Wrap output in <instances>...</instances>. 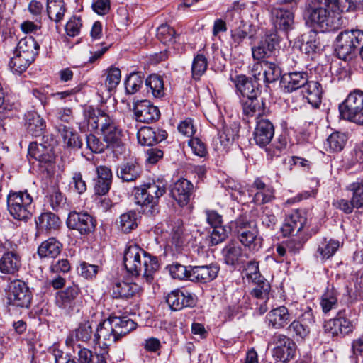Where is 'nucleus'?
I'll use <instances>...</instances> for the list:
<instances>
[{"label": "nucleus", "instance_id": "4c0bfd02", "mask_svg": "<svg viewBox=\"0 0 363 363\" xmlns=\"http://www.w3.org/2000/svg\"><path fill=\"white\" fill-rule=\"evenodd\" d=\"M269 324L275 328H281L290 321L291 317L288 308L279 306L272 309L267 315Z\"/></svg>", "mask_w": 363, "mask_h": 363}, {"label": "nucleus", "instance_id": "c03bdc74", "mask_svg": "<svg viewBox=\"0 0 363 363\" xmlns=\"http://www.w3.org/2000/svg\"><path fill=\"white\" fill-rule=\"evenodd\" d=\"M59 133L63 139V143L69 147L81 148L82 142L77 133L72 130V128L65 125L59 127Z\"/></svg>", "mask_w": 363, "mask_h": 363}, {"label": "nucleus", "instance_id": "e433bc0d", "mask_svg": "<svg viewBox=\"0 0 363 363\" xmlns=\"http://www.w3.org/2000/svg\"><path fill=\"white\" fill-rule=\"evenodd\" d=\"M118 340L136 328V323L128 317H109Z\"/></svg>", "mask_w": 363, "mask_h": 363}, {"label": "nucleus", "instance_id": "0eeeda50", "mask_svg": "<svg viewBox=\"0 0 363 363\" xmlns=\"http://www.w3.org/2000/svg\"><path fill=\"white\" fill-rule=\"evenodd\" d=\"M32 197L27 191L11 192L7 198V206L10 215L18 220H27L32 216Z\"/></svg>", "mask_w": 363, "mask_h": 363}, {"label": "nucleus", "instance_id": "0e129e2a", "mask_svg": "<svg viewBox=\"0 0 363 363\" xmlns=\"http://www.w3.org/2000/svg\"><path fill=\"white\" fill-rule=\"evenodd\" d=\"M86 146L94 153H101L108 147L93 134L86 136Z\"/></svg>", "mask_w": 363, "mask_h": 363}, {"label": "nucleus", "instance_id": "4468645a", "mask_svg": "<svg viewBox=\"0 0 363 363\" xmlns=\"http://www.w3.org/2000/svg\"><path fill=\"white\" fill-rule=\"evenodd\" d=\"M133 112L135 119L141 123H152L160 117L158 107L148 100H140L133 103Z\"/></svg>", "mask_w": 363, "mask_h": 363}, {"label": "nucleus", "instance_id": "de8ad7c7", "mask_svg": "<svg viewBox=\"0 0 363 363\" xmlns=\"http://www.w3.org/2000/svg\"><path fill=\"white\" fill-rule=\"evenodd\" d=\"M107 356L108 353L106 352L102 353L93 352L85 347L80 348L78 352L79 360L82 363H106Z\"/></svg>", "mask_w": 363, "mask_h": 363}, {"label": "nucleus", "instance_id": "2eb2a0df", "mask_svg": "<svg viewBox=\"0 0 363 363\" xmlns=\"http://www.w3.org/2000/svg\"><path fill=\"white\" fill-rule=\"evenodd\" d=\"M67 225L82 235H87L94 230L96 221L87 213L71 212L67 219Z\"/></svg>", "mask_w": 363, "mask_h": 363}, {"label": "nucleus", "instance_id": "393cba45", "mask_svg": "<svg viewBox=\"0 0 363 363\" xmlns=\"http://www.w3.org/2000/svg\"><path fill=\"white\" fill-rule=\"evenodd\" d=\"M167 133L164 130H155L151 127H143L137 133L138 143L142 145L152 146L166 139Z\"/></svg>", "mask_w": 363, "mask_h": 363}, {"label": "nucleus", "instance_id": "79ce46f5", "mask_svg": "<svg viewBox=\"0 0 363 363\" xmlns=\"http://www.w3.org/2000/svg\"><path fill=\"white\" fill-rule=\"evenodd\" d=\"M65 6L63 0H47V13L50 20L59 23L64 17Z\"/></svg>", "mask_w": 363, "mask_h": 363}, {"label": "nucleus", "instance_id": "603ef678", "mask_svg": "<svg viewBox=\"0 0 363 363\" xmlns=\"http://www.w3.org/2000/svg\"><path fill=\"white\" fill-rule=\"evenodd\" d=\"M157 36L162 43L168 45L177 43L179 38V35L167 24H162L157 28Z\"/></svg>", "mask_w": 363, "mask_h": 363}, {"label": "nucleus", "instance_id": "7ed1b4c3", "mask_svg": "<svg viewBox=\"0 0 363 363\" xmlns=\"http://www.w3.org/2000/svg\"><path fill=\"white\" fill-rule=\"evenodd\" d=\"M87 123L92 129H100L107 146H119L121 130L116 119L101 109L89 108L85 112Z\"/></svg>", "mask_w": 363, "mask_h": 363}, {"label": "nucleus", "instance_id": "9b49d317", "mask_svg": "<svg viewBox=\"0 0 363 363\" xmlns=\"http://www.w3.org/2000/svg\"><path fill=\"white\" fill-rule=\"evenodd\" d=\"M234 233L240 242L250 249L255 250L257 229L256 225L245 217H240L235 222Z\"/></svg>", "mask_w": 363, "mask_h": 363}, {"label": "nucleus", "instance_id": "f03ea898", "mask_svg": "<svg viewBox=\"0 0 363 363\" xmlns=\"http://www.w3.org/2000/svg\"><path fill=\"white\" fill-rule=\"evenodd\" d=\"M124 265L127 271L135 276L142 275L145 281L151 283L159 269L157 258L138 245H130L125 251Z\"/></svg>", "mask_w": 363, "mask_h": 363}, {"label": "nucleus", "instance_id": "b1692460", "mask_svg": "<svg viewBox=\"0 0 363 363\" xmlns=\"http://www.w3.org/2000/svg\"><path fill=\"white\" fill-rule=\"evenodd\" d=\"M252 80L249 79L244 75L238 76L235 80V85L237 91L245 99H252L256 96H259L260 90L259 89V80Z\"/></svg>", "mask_w": 363, "mask_h": 363}, {"label": "nucleus", "instance_id": "13d9d810", "mask_svg": "<svg viewBox=\"0 0 363 363\" xmlns=\"http://www.w3.org/2000/svg\"><path fill=\"white\" fill-rule=\"evenodd\" d=\"M121 77V70L117 67H110L106 72L105 86L111 91L118 85Z\"/></svg>", "mask_w": 363, "mask_h": 363}, {"label": "nucleus", "instance_id": "f8f14e48", "mask_svg": "<svg viewBox=\"0 0 363 363\" xmlns=\"http://www.w3.org/2000/svg\"><path fill=\"white\" fill-rule=\"evenodd\" d=\"M272 343L276 345L273 350V357L281 362H286L294 357L296 345L294 342L281 334H275Z\"/></svg>", "mask_w": 363, "mask_h": 363}, {"label": "nucleus", "instance_id": "bf43d9fd", "mask_svg": "<svg viewBox=\"0 0 363 363\" xmlns=\"http://www.w3.org/2000/svg\"><path fill=\"white\" fill-rule=\"evenodd\" d=\"M207 59L203 55H197L192 62V75L194 79H199L207 69Z\"/></svg>", "mask_w": 363, "mask_h": 363}, {"label": "nucleus", "instance_id": "6e6d98bb", "mask_svg": "<svg viewBox=\"0 0 363 363\" xmlns=\"http://www.w3.org/2000/svg\"><path fill=\"white\" fill-rule=\"evenodd\" d=\"M255 282L257 284V286L252 289L251 294L262 300L263 303H266L267 300L269 299V294L271 289L269 281L264 279L260 278Z\"/></svg>", "mask_w": 363, "mask_h": 363}, {"label": "nucleus", "instance_id": "6ab92c4d", "mask_svg": "<svg viewBox=\"0 0 363 363\" xmlns=\"http://www.w3.org/2000/svg\"><path fill=\"white\" fill-rule=\"evenodd\" d=\"M166 301L173 311H179L184 307H191L195 304L194 296L189 291L179 289L171 291Z\"/></svg>", "mask_w": 363, "mask_h": 363}, {"label": "nucleus", "instance_id": "c85d7f7f", "mask_svg": "<svg viewBox=\"0 0 363 363\" xmlns=\"http://www.w3.org/2000/svg\"><path fill=\"white\" fill-rule=\"evenodd\" d=\"M94 331L89 321H84L79 324L78 327L67 336L65 343L68 347H73L74 341L88 342L91 340Z\"/></svg>", "mask_w": 363, "mask_h": 363}, {"label": "nucleus", "instance_id": "cd10ccee", "mask_svg": "<svg viewBox=\"0 0 363 363\" xmlns=\"http://www.w3.org/2000/svg\"><path fill=\"white\" fill-rule=\"evenodd\" d=\"M117 340L110 318L104 320L98 325L96 331L94 334V342L95 343L100 344L102 341L103 345L108 346L111 342H115Z\"/></svg>", "mask_w": 363, "mask_h": 363}, {"label": "nucleus", "instance_id": "423d86ee", "mask_svg": "<svg viewBox=\"0 0 363 363\" xmlns=\"http://www.w3.org/2000/svg\"><path fill=\"white\" fill-rule=\"evenodd\" d=\"M342 118L363 125V91L354 89L339 105Z\"/></svg>", "mask_w": 363, "mask_h": 363}, {"label": "nucleus", "instance_id": "ddd939ff", "mask_svg": "<svg viewBox=\"0 0 363 363\" xmlns=\"http://www.w3.org/2000/svg\"><path fill=\"white\" fill-rule=\"evenodd\" d=\"M252 73L256 79L269 84L279 78L281 69L275 62L265 60L256 62L252 66Z\"/></svg>", "mask_w": 363, "mask_h": 363}, {"label": "nucleus", "instance_id": "a878e982", "mask_svg": "<svg viewBox=\"0 0 363 363\" xmlns=\"http://www.w3.org/2000/svg\"><path fill=\"white\" fill-rule=\"evenodd\" d=\"M222 255L225 264L235 266L243 263L248 258L242 247L235 242H230L222 250Z\"/></svg>", "mask_w": 363, "mask_h": 363}, {"label": "nucleus", "instance_id": "aec40b11", "mask_svg": "<svg viewBox=\"0 0 363 363\" xmlns=\"http://www.w3.org/2000/svg\"><path fill=\"white\" fill-rule=\"evenodd\" d=\"M306 222L307 219L304 212L300 211H294L285 219L284 223L281 228L283 235H297L303 229Z\"/></svg>", "mask_w": 363, "mask_h": 363}, {"label": "nucleus", "instance_id": "5fc2aeb1", "mask_svg": "<svg viewBox=\"0 0 363 363\" xmlns=\"http://www.w3.org/2000/svg\"><path fill=\"white\" fill-rule=\"evenodd\" d=\"M48 187V195L50 206L53 210H57L65 203V199L60 191L58 186L55 183Z\"/></svg>", "mask_w": 363, "mask_h": 363}, {"label": "nucleus", "instance_id": "49530a36", "mask_svg": "<svg viewBox=\"0 0 363 363\" xmlns=\"http://www.w3.org/2000/svg\"><path fill=\"white\" fill-rule=\"evenodd\" d=\"M33 61L15 50L13 57L9 61V67L13 73L21 74Z\"/></svg>", "mask_w": 363, "mask_h": 363}, {"label": "nucleus", "instance_id": "864d4df0", "mask_svg": "<svg viewBox=\"0 0 363 363\" xmlns=\"http://www.w3.org/2000/svg\"><path fill=\"white\" fill-rule=\"evenodd\" d=\"M120 228L125 233H130L138 226V214L135 211H130L120 216Z\"/></svg>", "mask_w": 363, "mask_h": 363}, {"label": "nucleus", "instance_id": "4be33fe9", "mask_svg": "<svg viewBox=\"0 0 363 363\" xmlns=\"http://www.w3.org/2000/svg\"><path fill=\"white\" fill-rule=\"evenodd\" d=\"M274 135V128L268 119H259L257 122L253 133L255 143L260 147H265L272 140Z\"/></svg>", "mask_w": 363, "mask_h": 363}, {"label": "nucleus", "instance_id": "338daca9", "mask_svg": "<svg viewBox=\"0 0 363 363\" xmlns=\"http://www.w3.org/2000/svg\"><path fill=\"white\" fill-rule=\"evenodd\" d=\"M82 26L80 17L72 16L65 26V30L69 36L74 37L79 35Z\"/></svg>", "mask_w": 363, "mask_h": 363}, {"label": "nucleus", "instance_id": "58836bf2", "mask_svg": "<svg viewBox=\"0 0 363 363\" xmlns=\"http://www.w3.org/2000/svg\"><path fill=\"white\" fill-rule=\"evenodd\" d=\"M338 292L334 286L328 287L322 294L320 301V305L324 314H328L330 311L337 308Z\"/></svg>", "mask_w": 363, "mask_h": 363}, {"label": "nucleus", "instance_id": "39448f33", "mask_svg": "<svg viewBox=\"0 0 363 363\" xmlns=\"http://www.w3.org/2000/svg\"><path fill=\"white\" fill-rule=\"evenodd\" d=\"M363 40V30H346L338 34L335 42V52L340 59L350 60L357 56Z\"/></svg>", "mask_w": 363, "mask_h": 363}, {"label": "nucleus", "instance_id": "412c9836", "mask_svg": "<svg viewBox=\"0 0 363 363\" xmlns=\"http://www.w3.org/2000/svg\"><path fill=\"white\" fill-rule=\"evenodd\" d=\"M219 270V266L216 264L191 267L190 281L201 283L210 282L217 277Z\"/></svg>", "mask_w": 363, "mask_h": 363}, {"label": "nucleus", "instance_id": "7c9ffc66", "mask_svg": "<svg viewBox=\"0 0 363 363\" xmlns=\"http://www.w3.org/2000/svg\"><path fill=\"white\" fill-rule=\"evenodd\" d=\"M169 188L172 197L179 206H184L190 200L194 186L192 183H173Z\"/></svg>", "mask_w": 363, "mask_h": 363}, {"label": "nucleus", "instance_id": "20e7f679", "mask_svg": "<svg viewBox=\"0 0 363 363\" xmlns=\"http://www.w3.org/2000/svg\"><path fill=\"white\" fill-rule=\"evenodd\" d=\"M165 192L164 186L157 183H145L135 189V203L142 207L144 213L155 216L159 211L157 199Z\"/></svg>", "mask_w": 363, "mask_h": 363}, {"label": "nucleus", "instance_id": "680f3d73", "mask_svg": "<svg viewBox=\"0 0 363 363\" xmlns=\"http://www.w3.org/2000/svg\"><path fill=\"white\" fill-rule=\"evenodd\" d=\"M191 267H186L179 263H175L169 267V273L174 279L190 280L189 272Z\"/></svg>", "mask_w": 363, "mask_h": 363}, {"label": "nucleus", "instance_id": "6e6552de", "mask_svg": "<svg viewBox=\"0 0 363 363\" xmlns=\"http://www.w3.org/2000/svg\"><path fill=\"white\" fill-rule=\"evenodd\" d=\"M28 155L38 161L41 166H46V172L49 179H60L58 176L55 177L52 171V163L55 160V153L53 147L50 145H45L38 143L37 141L32 142L28 147Z\"/></svg>", "mask_w": 363, "mask_h": 363}, {"label": "nucleus", "instance_id": "f3484780", "mask_svg": "<svg viewBox=\"0 0 363 363\" xmlns=\"http://www.w3.org/2000/svg\"><path fill=\"white\" fill-rule=\"evenodd\" d=\"M270 13L272 21L277 28L284 31L293 29L294 15L290 10L274 5L271 7Z\"/></svg>", "mask_w": 363, "mask_h": 363}, {"label": "nucleus", "instance_id": "72a5a7b5", "mask_svg": "<svg viewBox=\"0 0 363 363\" xmlns=\"http://www.w3.org/2000/svg\"><path fill=\"white\" fill-rule=\"evenodd\" d=\"M301 92L303 97L307 99L308 102L313 107L318 108L320 106L323 89L321 84L318 82L308 80Z\"/></svg>", "mask_w": 363, "mask_h": 363}, {"label": "nucleus", "instance_id": "2f4dec72", "mask_svg": "<svg viewBox=\"0 0 363 363\" xmlns=\"http://www.w3.org/2000/svg\"><path fill=\"white\" fill-rule=\"evenodd\" d=\"M21 266L20 255L13 251H9L0 259V272L6 274H14Z\"/></svg>", "mask_w": 363, "mask_h": 363}, {"label": "nucleus", "instance_id": "052dcab7", "mask_svg": "<svg viewBox=\"0 0 363 363\" xmlns=\"http://www.w3.org/2000/svg\"><path fill=\"white\" fill-rule=\"evenodd\" d=\"M209 236V241L211 245H216L223 242L228 236L229 231L225 226L219 225L213 227Z\"/></svg>", "mask_w": 363, "mask_h": 363}, {"label": "nucleus", "instance_id": "f257e3e1", "mask_svg": "<svg viewBox=\"0 0 363 363\" xmlns=\"http://www.w3.org/2000/svg\"><path fill=\"white\" fill-rule=\"evenodd\" d=\"M347 0H308L305 6L304 19L311 26L325 30L338 29L342 25L340 13L347 10Z\"/></svg>", "mask_w": 363, "mask_h": 363}, {"label": "nucleus", "instance_id": "69168bd1", "mask_svg": "<svg viewBox=\"0 0 363 363\" xmlns=\"http://www.w3.org/2000/svg\"><path fill=\"white\" fill-rule=\"evenodd\" d=\"M256 186L259 190L255 194L257 200H261L262 203H268L274 198V190L266 189L264 183H256Z\"/></svg>", "mask_w": 363, "mask_h": 363}, {"label": "nucleus", "instance_id": "473e14b6", "mask_svg": "<svg viewBox=\"0 0 363 363\" xmlns=\"http://www.w3.org/2000/svg\"><path fill=\"white\" fill-rule=\"evenodd\" d=\"M243 114L247 117L259 118L265 113V104L262 98L256 96L241 100Z\"/></svg>", "mask_w": 363, "mask_h": 363}, {"label": "nucleus", "instance_id": "37998d69", "mask_svg": "<svg viewBox=\"0 0 363 363\" xmlns=\"http://www.w3.org/2000/svg\"><path fill=\"white\" fill-rule=\"evenodd\" d=\"M340 247L338 241L326 238L323 239L318 245L317 257L322 259H328L332 257Z\"/></svg>", "mask_w": 363, "mask_h": 363}, {"label": "nucleus", "instance_id": "09e8293b", "mask_svg": "<svg viewBox=\"0 0 363 363\" xmlns=\"http://www.w3.org/2000/svg\"><path fill=\"white\" fill-rule=\"evenodd\" d=\"M36 224L40 229L47 230H57L60 225V218L53 213L46 212L42 213L36 220Z\"/></svg>", "mask_w": 363, "mask_h": 363}, {"label": "nucleus", "instance_id": "f704fd0d", "mask_svg": "<svg viewBox=\"0 0 363 363\" xmlns=\"http://www.w3.org/2000/svg\"><path fill=\"white\" fill-rule=\"evenodd\" d=\"M140 290L141 288L138 284L126 281H116L112 288L113 298L124 299L135 296Z\"/></svg>", "mask_w": 363, "mask_h": 363}, {"label": "nucleus", "instance_id": "e2e57ef3", "mask_svg": "<svg viewBox=\"0 0 363 363\" xmlns=\"http://www.w3.org/2000/svg\"><path fill=\"white\" fill-rule=\"evenodd\" d=\"M348 189L352 191V202L355 208L363 206V183H352Z\"/></svg>", "mask_w": 363, "mask_h": 363}, {"label": "nucleus", "instance_id": "3c124183", "mask_svg": "<svg viewBox=\"0 0 363 363\" xmlns=\"http://www.w3.org/2000/svg\"><path fill=\"white\" fill-rule=\"evenodd\" d=\"M238 133L237 128L224 125L218 132V138L216 140V145H218L219 143L221 147L225 148L234 141Z\"/></svg>", "mask_w": 363, "mask_h": 363}, {"label": "nucleus", "instance_id": "4d7b16f0", "mask_svg": "<svg viewBox=\"0 0 363 363\" xmlns=\"http://www.w3.org/2000/svg\"><path fill=\"white\" fill-rule=\"evenodd\" d=\"M143 83V77L139 73H131L125 81V91L128 94L138 91Z\"/></svg>", "mask_w": 363, "mask_h": 363}, {"label": "nucleus", "instance_id": "a211bd4d", "mask_svg": "<svg viewBox=\"0 0 363 363\" xmlns=\"http://www.w3.org/2000/svg\"><path fill=\"white\" fill-rule=\"evenodd\" d=\"M79 291V288L75 284L58 291L55 296L56 306L66 313H69L76 304Z\"/></svg>", "mask_w": 363, "mask_h": 363}, {"label": "nucleus", "instance_id": "bb28decb", "mask_svg": "<svg viewBox=\"0 0 363 363\" xmlns=\"http://www.w3.org/2000/svg\"><path fill=\"white\" fill-rule=\"evenodd\" d=\"M341 311L337 313L338 317L330 319L325 325V330L333 335H345L352 333L354 330L352 323L341 316Z\"/></svg>", "mask_w": 363, "mask_h": 363}, {"label": "nucleus", "instance_id": "ea45409f", "mask_svg": "<svg viewBox=\"0 0 363 363\" xmlns=\"http://www.w3.org/2000/svg\"><path fill=\"white\" fill-rule=\"evenodd\" d=\"M39 45L32 37L22 38L18 43L16 51L19 54L35 60L38 55Z\"/></svg>", "mask_w": 363, "mask_h": 363}, {"label": "nucleus", "instance_id": "774afa93", "mask_svg": "<svg viewBox=\"0 0 363 363\" xmlns=\"http://www.w3.org/2000/svg\"><path fill=\"white\" fill-rule=\"evenodd\" d=\"M99 270V266L90 264L86 262H82L79 266L81 276L86 279H93L96 277Z\"/></svg>", "mask_w": 363, "mask_h": 363}, {"label": "nucleus", "instance_id": "a18cd8bd", "mask_svg": "<svg viewBox=\"0 0 363 363\" xmlns=\"http://www.w3.org/2000/svg\"><path fill=\"white\" fill-rule=\"evenodd\" d=\"M140 174V167L133 163L123 164L120 167L117 171L118 177L121 179L123 182H134L139 179Z\"/></svg>", "mask_w": 363, "mask_h": 363}, {"label": "nucleus", "instance_id": "a19ab883", "mask_svg": "<svg viewBox=\"0 0 363 363\" xmlns=\"http://www.w3.org/2000/svg\"><path fill=\"white\" fill-rule=\"evenodd\" d=\"M347 140L348 137L346 133L337 131L330 135L325 145L328 151L338 152L343 150Z\"/></svg>", "mask_w": 363, "mask_h": 363}, {"label": "nucleus", "instance_id": "dca6fc26", "mask_svg": "<svg viewBox=\"0 0 363 363\" xmlns=\"http://www.w3.org/2000/svg\"><path fill=\"white\" fill-rule=\"evenodd\" d=\"M294 48L308 55L319 52L321 45L318 33L314 30H310L304 33L296 38L294 43Z\"/></svg>", "mask_w": 363, "mask_h": 363}, {"label": "nucleus", "instance_id": "5701e85b", "mask_svg": "<svg viewBox=\"0 0 363 363\" xmlns=\"http://www.w3.org/2000/svg\"><path fill=\"white\" fill-rule=\"evenodd\" d=\"M308 80L306 72H293L284 74L281 77L280 85L285 92L291 93L298 89L302 90Z\"/></svg>", "mask_w": 363, "mask_h": 363}, {"label": "nucleus", "instance_id": "1a4fd4ad", "mask_svg": "<svg viewBox=\"0 0 363 363\" xmlns=\"http://www.w3.org/2000/svg\"><path fill=\"white\" fill-rule=\"evenodd\" d=\"M32 300V292L27 284L19 279L13 280L9 285L8 302L19 308H28Z\"/></svg>", "mask_w": 363, "mask_h": 363}, {"label": "nucleus", "instance_id": "9d476101", "mask_svg": "<svg viewBox=\"0 0 363 363\" xmlns=\"http://www.w3.org/2000/svg\"><path fill=\"white\" fill-rule=\"evenodd\" d=\"M279 42L280 39L277 32L266 34L256 45L252 47L253 59L257 62L265 61V58H269L274 54Z\"/></svg>", "mask_w": 363, "mask_h": 363}, {"label": "nucleus", "instance_id": "c9c22d12", "mask_svg": "<svg viewBox=\"0 0 363 363\" xmlns=\"http://www.w3.org/2000/svg\"><path fill=\"white\" fill-rule=\"evenodd\" d=\"M62 249V243L55 238H50L40 245L38 255L40 258L55 259L60 255Z\"/></svg>", "mask_w": 363, "mask_h": 363}, {"label": "nucleus", "instance_id": "8fccbe9b", "mask_svg": "<svg viewBox=\"0 0 363 363\" xmlns=\"http://www.w3.org/2000/svg\"><path fill=\"white\" fill-rule=\"evenodd\" d=\"M147 91H151L155 98H161L164 94V82L162 78L157 74H151L145 80Z\"/></svg>", "mask_w": 363, "mask_h": 363}, {"label": "nucleus", "instance_id": "c756f323", "mask_svg": "<svg viewBox=\"0 0 363 363\" xmlns=\"http://www.w3.org/2000/svg\"><path fill=\"white\" fill-rule=\"evenodd\" d=\"M25 125L28 133L35 138L42 136L46 127L44 119L35 111L26 113Z\"/></svg>", "mask_w": 363, "mask_h": 363}]
</instances>
